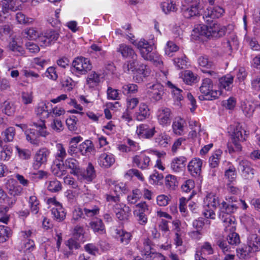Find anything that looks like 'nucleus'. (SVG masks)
<instances>
[{
    "label": "nucleus",
    "mask_w": 260,
    "mask_h": 260,
    "mask_svg": "<svg viewBox=\"0 0 260 260\" xmlns=\"http://www.w3.org/2000/svg\"><path fill=\"white\" fill-rule=\"evenodd\" d=\"M171 114V111L168 108L161 107L159 109L157 112V117L159 123L163 125L170 123Z\"/></svg>",
    "instance_id": "nucleus-16"
},
{
    "label": "nucleus",
    "mask_w": 260,
    "mask_h": 260,
    "mask_svg": "<svg viewBox=\"0 0 260 260\" xmlns=\"http://www.w3.org/2000/svg\"><path fill=\"white\" fill-rule=\"evenodd\" d=\"M149 115L150 112L148 106L145 103H141L138 111L135 113L136 119L138 121H143L146 119Z\"/></svg>",
    "instance_id": "nucleus-25"
},
{
    "label": "nucleus",
    "mask_w": 260,
    "mask_h": 260,
    "mask_svg": "<svg viewBox=\"0 0 260 260\" xmlns=\"http://www.w3.org/2000/svg\"><path fill=\"white\" fill-rule=\"evenodd\" d=\"M135 70H137L138 73L144 77L148 76L150 74V70L147 66L143 64H139L137 61L135 64V69L132 71H133Z\"/></svg>",
    "instance_id": "nucleus-53"
},
{
    "label": "nucleus",
    "mask_w": 260,
    "mask_h": 260,
    "mask_svg": "<svg viewBox=\"0 0 260 260\" xmlns=\"http://www.w3.org/2000/svg\"><path fill=\"white\" fill-rule=\"evenodd\" d=\"M226 240L228 244L231 245H237L240 242L239 235L235 232L230 233L226 238Z\"/></svg>",
    "instance_id": "nucleus-55"
},
{
    "label": "nucleus",
    "mask_w": 260,
    "mask_h": 260,
    "mask_svg": "<svg viewBox=\"0 0 260 260\" xmlns=\"http://www.w3.org/2000/svg\"><path fill=\"white\" fill-rule=\"evenodd\" d=\"M171 138L165 133H161L155 138V142L161 147H167L170 142Z\"/></svg>",
    "instance_id": "nucleus-36"
},
{
    "label": "nucleus",
    "mask_w": 260,
    "mask_h": 260,
    "mask_svg": "<svg viewBox=\"0 0 260 260\" xmlns=\"http://www.w3.org/2000/svg\"><path fill=\"white\" fill-rule=\"evenodd\" d=\"M13 148L10 145H6L1 152L0 159L1 160H9L12 155Z\"/></svg>",
    "instance_id": "nucleus-43"
},
{
    "label": "nucleus",
    "mask_w": 260,
    "mask_h": 260,
    "mask_svg": "<svg viewBox=\"0 0 260 260\" xmlns=\"http://www.w3.org/2000/svg\"><path fill=\"white\" fill-rule=\"evenodd\" d=\"M248 134L240 124H237L234 128L231 135V139L234 147L229 148L230 152L241 151L242 146L240 142L245 141Z\"/></svg>",
    "instance_id": "nucleus-4"
},
{
    "label": "nucleus",
    "mask_w": 260,
    "mask_h": 260,
    "mask_svg": "<svg viewBox=\"0 0 260 260\" xmlns=\"http://www.w3.org/2000/svg\"><path fill=\"white\" fill-rule=\"evenodd\" d=\"M201 92L204 96V99L206 100H213L220 95V90H213V83L209 78H206L203 80L202 85L200 87Z\"/></svg>",
    "instance_id": "nucleus-7"
},
{
    "label": "nucleus",
    "mask_w": 260,
    "mask_h": 260,
    "mask_svg": "<svg viewBox=\"0 0 260 260\" xmlns=\"http://www.w3.org/2000/svg\"><path fill=\"white\" fill-rule=\"evenodd\" d=\"M202 160L195 158L192 159L188 165V169L192 176H199L202 171Z\"/></svg>",
    "instance_id": "nucleus-18"
},
{
    "label": "nucleus",
    "mask_w": 260,
    "mask_h": 260,
    "mask_svg": "<svg viewBox=\"0 0 260 260\" xmlns=\"http://www.w3.org/2000/svg\"><path fill=\"white\" fill-rule=\"evenodd\" d=\"M115 162V158L112 154L103 153L98 159L99 164L103 167H110Z\"/></svg>",
    "instance_id": "nucleus-23"
},
{
    "label": "nucleus",
    "mask_w": 260,
    "mask_h": 260,
    "mask_svg": "<svg viewBox=\"0 0 260 260\" xmlns=\"http://www.w3.org/2000/svg\"><path fill=\"white\" fill-rule=\"evenodd\" d=\"M78 146V151L82 155H85L87 152H91L94 150V145L91 141L87 140Z\"/></svg>",
    "instance_id": "nucleus-33"
},
{
    "label": "nucleus",
    "mask_w": 260,
    "mask_h": 260,
    "mask_svg": "<svg viewBox=\"0 0 260 260\" xmlns=\"http://www.w3.org/2000/svg\"><path fill=\"white\" fill-rule=\"evenodd\" d=\"M234 77L231 75L223 76L219 79V86L220 88L230 90L233 83Z\"/></svg>",
    "instance_id": "nucleus-32"
},
{
    "label": "nucleus",
    "mask_w": 260,
    "mask_h": 260,
    "mask_svg": "<svg viewBox=\"0 0 260 260\" xmlns=\"http://www.w3.org/2000/svg\"><path fill=\"white\" fill-rule=\"evenodd\" d=\"M136 45L140 50L141 55L144 59L152 62L157 67H161L163 62L159 55L152 51L153 47L148 41L141 39Z\"/></svg>",
    "instance_id": "nucleus-2"
},
{
    "label": "nucleus",
    "mask_w": 260,
    "mask_h": 260,
    "mask_svg": "<svg viewBox=\"0 0 260 260\" xmlns=\"http://www.w3.org/2000/svg\"><path fill=\"white\" fill-rule=\"evenodd\" d=\"M165 185L170 189H175L178 185L176 177L172 175H168L165 178Z\"/></svg>",
    "instance_id": "nucleus-45"
},
{
    "label": "nucleus",
    "mask_w": 260,
    "mask_h": 260,
    "mask_svg": "<svg viewBox=\"0 0 260 260\" xmlns=\"http://www.w3.org/2000/svg\"><path fill=\"white\" fill-rule=\"evenodd\" d=\"M185 124V122L184 119L180 117L176 118L172 124L173 132L177 135H183Z\"/></svg>",
    "instance_id": "nucleus-26"
},
{
    "label": "nucleus",
    "mask_w": 260,
    "mask_h": 260,
    "mask_svg": "<svg viewBox=\"0 0 260 260\" xmlns=\"http://www.w3.org/2000/svg\"><path fill=\"white\" fill-rule=\"evenodd\" d=\"M12 234L10 228L5 225H0V243L6 242Z\"/></svg>",
    "instance_id": "nucleus-42"
},
{
    "label": "nucleus",
    "mask_w": 260,
    "mask_h": 260,
    "mask_svg": "<svg viewBox=\"0 0 260 260\" xmlns=\"http://www.w3.org/2000/svg\"><path fill=\"white\" fill-rule=\"evenodd\" d=\"M91 69L92 65L89 59L78 57L73 60L71 70L76 74L85 75Z\"/></svg>",
    "instance_id": "nucleus-8"
},
{
    "label": "nucleus",
    "mask_w": 260,
    "mask_h": 260,
    "mask_svg": "<svg viewBox=\"0 0 260 260\" xmlns=\"http://www.w3.org/2000/svg\"><path fill=\"white\" fill-rule=\"evenodd\" d=\"M64 162L62 160L55 159L51 166L52 173L57 176L60 177L63 175Z\"/></svg>",
    "instance_id": "nucleus-28"
},
{
    "label": "nucleus",
    "mask_w": 260,
    "mask_h": 260,
    "mask_svg": "<svg viewBox=\"0 0 260 260\" xmlns=\"http://www.w3.org/2000/svg\"><path fill=\"white\" fill-rule=\"evenodd\" d=\"M15 110V108L13 104L8 102L4 103V111L6 114L11 116L14 114Z\"/></svg>",
    "instance_id": "nucleus-63"
},
{
    "label": "nucleus",
    "mask_w": 260,
    "mask_h": 260,
    "mask_svg": "<svg viewBox=\"0 0 260 260\" xmlns=\"http://www.w3.org/2000/svg\"><path fill=\"white\" fill-rule=\"evenodd\" d=\"M226 215L224 217V215H222V218H224L222 220L223 222V225L225 227V230L232 231L235 229V222L234 218L230 215V214L225 213Z\"/></svg>",
    "instance_id": "nucleus-39"
},
{
    "label": "nucleus",
    "mask_w": 260,
    "mask_h": 260,
    "mask_svg": "<svg viewBox=\"0 0 260 260\" xmlns=\"http://www.w3.org/2000/svg\"><path fill=\"white\" fill-rule=\"evenodd\" d=\"M48 106L45 102L40 103L35 109V112L37 115L42 120L45 119L49 116Z\"/></svg>",
    "instance_id": "nucleus-29"
},
{
    "label": "nucleus",
    "mask_w": 260,
    "mask_h": 260,
    "mask_svg": "<svg viewBox=\"0 0 260 260\" xmlns=\"http://www.w3.org/2000/svg\"><path fill=\"white\" fill-rule=\"evenodd\" d=\"M78 174L76 176L81 182H91L96 176L94 167L91 163L88 164L85 171L82 172L80 169Z\"/></svg>",
    "instance_id": "nucleus-14"
},
{
    "label": "nucleus",
    "mask_w": 260,
    "mask_h": 260,
    "mask_svg": "<svg viewBox=\"0 0 260 260\" xmlns=\"http://www.w3.org/2000/svg\"><path fill=\"white\" fill-rule=\"evenodd\" d=\"M115 238L119 241L121 243L124 245H127L129 242L132 237L130 233L123 230L117 229L115 230Z\"/></svg>",
    "instance_id": "nucleus-31"
},
{
    "label": "nucleus",
    "mask_w": 260,
    "mask_h": 260,
    "mask_svg": "<svg viewBox=\"0 0 260 260\" xmlns=\"http://www.w3.org/2000/svg\"><path fill=\"white\" fill-rule=\"evenodd\" d=\"M59 37L58 31L54 29H48L42 34L39 38V41L45 46H49L54 43Z\"/></svg>",
    "instance_id": "nucleus-13"
},
{
    "label": "nucleus",
    "mask_w": 260,
    "mask_h": 260,
    "mask_svg": "<svg viewBox=\"0 0 260 260\" xmlns=\"http://www.w3.org/2000/svg\"><path fill=\"white\" fill-rule=\"evenodd\" d=\"M204 221L202 218H199L194 220L192 222V226L197 229L196 231L192 232V234L194 236L201 235V230L204 225Z\"/></svg>",
    "instance_id": "nucleus-48"
},
{
    "label": "nucleus",
    "mask_w": 260,
    "mask_h": 260,
    "mask_svg": "<svg viewBox=\"0 0 260 260\" xmlns=\"http://www.w3.org/2000/svg\"><path fill=\"white\" fill-rule=\"evenodd\" d=\"M2 7L9 10L15 11L17 10L14 0H3Z\"/></svg>",
    "instance_id": "nucleus-64"
},
{
    "label": "nucleus",
    "mask_w": 260,
    "mask_h": 260,
    "mask_svg": "<svg viewBox=\"0 0 260 260\" xmlns=\"http://www.w3.org/2000/svg\"><path fill=\"white\" fill-rule=\"evenodd\" d=\"M221 153V151L218 150L209 158V165L211 168H214L218 166Z\"/></svg>",
    "instance_id": "nucleus-46"
},
{
    "label": "nucleus",
    "mask_w": 260,
    "mask_h": 260,
    "mask_svg": "<svg viewBox=\"0 0 260 260\" xmlns=\"http://www.w3.org/2000/svg\"><path fill=\"white\" fill-rule=\"evenodd\" d=\"M204 202L206 207L203 213L204 216L207 218L214 219L215 218L214 210L219 205L217 198L214 196L209 195L205 198Z\"/></svg>",
    "instance_id": "nucleus-10"
},
{
    "label": "nucleus",
    "mask_w": 260,
    "mask_h": 260,
    "mask_svg": "<svg viewBox=\"0 0 260 260\" xmlns=\"http://www.w3.org/2000/svg\"><path fill=\"white\" fill-rule=\"evenodd\" d=\"M147 93L152 101L157 102L162 99L164 87L159 83L154 84L149 87Z\"/></svg>",
    "instance_id": "nucleus-15"
},
{
    "label": "nucleus",
    "mask_w": 260,
    "mask_h": 260,
    "mask_svg": "<svg viewBox=\"0 0 260 260\" xmlns=\"http://www.w3.org/2000/svg\"><path fill=\"white\" fill-rule=\"evenodd\" d=\"M248 245L252 252L260 250V238L256 234H251L248 237Z\"/></svg>",
    "instance_id": "nucleus-27"
},
{
    "label": "nucleus",
    "mask_w": 260,
    "mask_h": 260,
    "mask_svg": "<svg viewBox=\"0 0 260 260\" xmlns=\"http://www.w3.org/2000/svg\"><path fill=\"white\" fill-rule=\"evenodd\" d=\"M224 13V9L220 6H209L204 11L203 18L206 24H211L222 17Z\"/></svg>",
    "instance_id": "nucleus-9"
},
{
    "label": "nucleus",
    "mask_w": 260,
    "mask_h": 260,
    "mask_svg": "<svg viewBox=\"0 0 260 260\" xmlns=\"http://www.w3.org/2000/svg\"><path fill=\"white\" fill-rule=\"evenodd\" d=\"M200 5H191L189 7L183 6L181 8L183 16L187 19L198 16L200 13Z\"/></svg>",
    "instance_id": "nucleus-17"
},
{
    "label": "nucleus",
    "mask_w": 260,
    "mask_h": 260,
    "mask_svg": "<svg viewBox=\"0 0 260 260\" xmlns=\"http://www.w3.org/2000/svg\"><path fill=\"white\" fill-rule=\"evenodd\" d=\"M15 134V128L14 127L10 126L2 132V136L3 137L4 141L5 142H9L13 140Z\"/></svg>",
    "instance_id": "nucleus-38"
},
{
    "label": "nucleus",
    "mask_w": 260,
    "mask_h": 260,
    "mask_svg": "<svg viewBox=\"0 0 260 260\" xmlns=\"http://www.w3.org/2000/svg\"><path fill=\"white\" fill-rule=\"evenodd\" d=\"M226 30L225 26L213 22L211 24L198 25L193 29L192 35L197 38L200 36H205L208 39L220 38L225 34Z\"/></svg>",
    "instance_id": "nucleus-1"
},
{
    "label": "nucleus",
    "mask_w": 260,
    "mask_h": 260,
    "mask_svg": "<svg viewBox=\"0 0 260 260\" xmlns=\"http://www.w3.org/2000/svg\"><path fill=\"white\" fill-rule=\"evenodd\" d=\"M150 158L143 154L137 155L133 157V161L136 164L137 167L144 170L149 166Z\"/></svg>",
    "instance_id": "nucleus-22"
},
{
    "label": "nucleus",
    "mask_w": 260,
    "mask_h": 260,
    "mask_svg": "<svg viewBox=\"0 0 260 260\" xmlns=\"http://www.w3.org/2000/svg\"><path fill=\"white\" fill-rule=\"evenodd\" d=\"M142 193L140 189H135L133 193L127 196V199L128 203L134 204L141 198Z\"/></svg>",
    "instance_id": "nucleus-47"
},
{
    "label": "nucleus",
    "mask_w": 260,
    "mask_h": 260,
    "mask_svg": "<svg viewBox=\"0 0 260 260\" xmlns=\"http://www.w3.org/2000/svg\"><path fill=\"white\" fill-rule=\"evenodd\" d=\"M162 10L165 14H168L170 12H175L177 10L176 5L172 2H164L161 4Z\"/></svg>",
    "instance_id": "nucleus-54"
},
{
    "label": "nucleus",
    "mask_w": 260,
    "mask_h": 260,
    "mask_svg": "<svg viewBox=\"0 0 260 260\" xmlns=\"http://www.w3.org/2000/svg\"><path fill=\"white\" fill-rule=\"evenodd\" d=\"M224 176L230 183L235 181L237 176L235 168L233 166H230L229 169L225 171Z\"/></svg>",
    "instance_id": "nucleus-51"
},
{
    "label": "nucleus",
    "mask_w": 260,
    "mask_h": 260,
    "mask_svg": "<svg viewBox=\"0 0 260 260\" xmlns=\"http://www.w3.org/2000/svg\"><path fill=\"white\" fill-rule=\"evenodd\" d=\"M120 206V208L116 207L115 209L116 217L120 220H127L131 214L130 208L125 205Z\"/></svg>",
    "instance_id": "nucleus-21"
},
{
    "label": "nucleus",
    "mask_w": 260,
    "mask_h": 260,
    "mask_svg": "<svg viewBox=\"0 0 260 260\" xmlns=\"http://www.w3.org/2000/svg\"><path fill=\"white\" fill-rule=\"evenodd\" d=\"M49 151L46 148H43L37 151L34 156V161L32 167L35 169H39L42 165L45 164L47 161Z\"/></svg>",
    "instance_id": "nucleus-12"
},
{
    "label": "nucleus",
    "mask_w": 260,
    "mask_h": 260,
    "mask_svg": "<svg viewBox=\"0 0 260 260\" xmlns=\"http://www.w3.org/2000/svg\"><path fill=\"white\" fill-rule=\"evenodd\" d=\"M8 47L11 51L16 53L17 55H23L24 53L23 47L18 44V43L14 39H12L10 42Z\"/></svg>",
    "instance_id": "nucleus-40"
},
{
    "label": "nucleus",
    "mask_w": 260,
    "mask_h": 260,
    "mask_svg": "<svg viewBox=\"0 0 260 260\" xmlns=\"http://www.w3.org/2000/svg\"><path fill=\"white\" fill-rule=\"evenodd\" d=\"M13 28L11 25L5 24L0 27V35L2 36H10L12 34Z\"/></svg>",
    "instance_id": "nucleus-60"
},
{
    "label": "nucleus",
    "mask_w": 260,
    "mask_h": 260,
    "mask_svg": "<svg viewBox=\"0 0 260 260\" xmlns=\"http://www.w3.org/2000/svg\"><path fill=\"white\" fill-rule=\"evenodd\" d=\"M251 88L256 91H260V75L253 77L251 80Z\"/></svg>",
    "instance_id": "nucleus-59"
},
{
    "label": "nucleus",
    "mask_w": 260,
    "mask_h": 260,
    "mask_svg": "<svg viewBox=\"0 0 260 260\" xmlns=\"http://www.w3.org/2000/svg\"><path fill=\"white\" fill-rule=\"evenodd\" d=\"M186 160V158L184 156L176 157L172 161L171 167L174 172H179L185 167Z\"/></svg>",
    "instance_id": "nucleus-30"
},
{
    "label": "nucleus",
    "mask_w": 260,
    "mask_h": 260,
    "mask_svg": "<svg viewBox=\"0 0 260 260\" xmlns=\"http://www.w3.org/2000/svg\"><path fill=\"white\" fill-rule=\"evenodd\" d=\"M138 91V86L135 84H127L123 85L122 92L125 94L135 93Z\"/></svg>",
    "instance_id": "nucleus-49"
},
{
    "label": "nucleus",
    "mask_w": 260,
    "mask_h": 260,
    "mask_svg": "<svg viewBox=\"0 0 260 260\" xmlns=\"http://www.w3.org/2000/svg\"><path fill=\"white\" fill-rule=\"evenodd\" d=\"M241 205H242L244 209H246L247 206L244 201L238 200L235 197H230L226 199V202H222L220 207V212L222 213H233Z\"/></svg>",
    "instance_id": "nucleus-6"
},
{
    "label": "nucleus",
    "mask_w": 260,
    "mask_h": 260,
    "mask_svg": "<svg viewBox=\"0 0 260 260\" xmlns=\"http://www.w3.org/2000/svg\"><path fill=\"white\" fill-rule=\"evenodd\" d=\"M88 227L90 228L94 233L103 235L106 233L105 225L103 221L99 218L92 219L89 223Z\"/></svg>",
    "instance_id": "nucleus-20"
},
{
    "label": "nucleus",
    "mask_w": 260,
    "mask_h": 260,
    "mask_svg": "<svg viewBox=\"0 0 260 260\" xmlns=\"http://www.w3.org/2000/svg\"><path fill=\"white\" fill-rule=\"evenodd\" d=\"M241 108L244 115L248 117H251L254 112V108L248 101L242 102Z\"/></svg>",
    "instance_id": "nucleus-41"
},
{
    "label": "nucleus",
    "mask_w": 260,
    "mask_h": 260,
    "mask_svg": "<svg viewBox=\"0 0 260 260\" xmlns=\"http://www.w3.org/2000/svg\"><path fill=\"white\" fill-rule=\"evenodd\" d=\"M64 167L66 169L70 170V174L75 176L78 174L80 169L78 161L73 158H68L66 159L64 162Z\"/></svg>",
    "instance_id": "nucleus-19"
},
{
    "label": "nucleus",
    "mask_w": 260,
    "mask_h": 260,
    "mask_svg": "<svg viewBox=\"0 0 260 260\" xmlns=\"http://www.w3.org/2000/svg\"><path fill=\"white\" fill-rule=\"evenodd\" d=\"M47 190L52 193H56L62 189V185L56 179H53L46 182Z\"/></svg>",
    "instance_id": "nucleus-34"
},
{
    "label": "nucleus",
    "mask_w": 260,
    "mask_h": 260,
    "mask_svg": "<svg viewBox=\"0 0 260 260\" xmlns=\"http://www.w3.org/2000/svg\"><path fill=\"white\" fill-rule=\"evenodd\" d=\"M57 152L55 154V159H58L63 161V159L67 156L66 149L62 144H57Z\"/></svg>",
    "instance_id": "nucleus-52"
},
{
    "label": "nucleus",
    "mask_w": 260,
    "mask_h": 260,
    "mask_svg": "<svg viewBox=\"0 0 260 260\" xmlns=\"http://www.w3.org/2000/svg\"><path fill=\"white\" fill-rule=\"evenodd\" d=\"M51 213L54 218L59 222L63 220L66 215V213L61 205L58 207L53 208L51 210Z\"/></svg>",
    "instance_id": "nucleus-35"
},
{
    "label": "nucleus",
    "mask_w": 260,
    "mask_h": 260,
    "mask_svg": "<svg viewBox=\"0 0 260 260\" xmlns=\"http://www.w3.org/2000/svg\"><path fill=\"white\" fill-rule=\"evenodd\" d=\"M50 126L54 131L57 132H60L63 129L62 123L59 118L54 119Z\"/></svg>",
    "instance_id": "nucleus-62"
},
{
    "label": "nucleus",
    "mask_w": 260,
    "mask_h": 260,
    "mask_svg": "<svg viewBox=\"0 0 260 260\" xmlns=\"http://www.w3.org/2000/svg\"><path fill=\"white\" fill-rule=\"evenodd\" d=\"M228 241L222 237H219L216 241V245L221 249L223 252L231 251V246L228 244Z\"/></svg>",
    "instance_id": "nucleus-50"
},
{
    "label": "nucleus",
    "mask_w": 260,
    "mask_h": 260,
    "mask_svg": "<svg viewBox=\"0 0 260 260\" xmlns=\"http://www.w3.org/2000/svg\"><path fill=\"white\" fill-rule=\"evenodd\" d=\"M23 35L28 39L34 40L37 38L39 39L40 37L42 36V34H40L34 28L32 27L24 29Z\"/></svg>",
    "instance_id": "nucleus-44"
},
{
    "label": "nucleus",
    "mask_w": 260,
    "mask_h": 260,
    "mask_svg": "<svg viewBox=\"0 0 260 260\" xmlns=\"http://www.w3.org/2000/svg\"><path fill=\"white\" fill-rule=\"evenodd\" d=\"M213 252L211 245L208 242H205L201 247V254L211 255Z\"/></svg>",
    "instance_id": "nucleus-61"
},
{
    "label": "nucleus",
    "mask_w": 260,
    "mask_h": 260,
    "mask_svg": "<svg viewBox=\"0 0 260 260\" xmlns=\"http://www.w3.org/2000/svg\"><path fill=\"white\" fill-rule=\"evenodd\" d=\"M16 150L19 156L23 159H28L30 158L31 153L28 149H22L18 146H16Z\"/></svg>",
    "instance_id": "nucleus-58"
},
{
    "label": "nucleus",
    "mask_w": 260,
    "mask_h": 260,
    "mask_svg": "<svg viewBox=\"0 0 260 260\" xmlns=\"http://www.w3.org/2000/svg\"><path fill=\"white\" fill-rule=\"evenodd\" d=\"M101 74L95 71L90 73L86 79V84L89 88H94L98 86L101 82Z\"/></svg>",
    "instance_id": "nucleus-24"
},
{
    "label": "nucleus",
    "mask_w": 260,
    "mask_h": 260,
    "mask_svg": "<svg viewBox=\"0 0 260 260\" xmlns=\"http://www.w3.org/2000/svg\"><path fill=\"white\" fill-rule=\"evenodd\" d=\"M34 125L37 127H40L39 131H37L35 129L29 128L25 131V135L26 140L35 146H39L41 141L40 137H46L48 135V133L46 131V125L44 120H41V123L38 124L37 123L34 122Z\"/></svg>",
    "instance_id": "nucleus-3"
},
{
    "label": "nucleus",
    "mask_w": 260,
    "mask_h": 260,
    "mask_svg": "<svg viewBox=\"0 0 260 260\" xmlns=\"http://www.w3.org/2000/svg\"><path fill=\"white\" fill-rule=\"evenodd\" d=\"M198 62L200 67L206 69V70L202 69L203 73H207L215 77L217 76V73L214 71L215 64L208 56L206 55L200 56L198 59Z\"/></svg>",
    "instance_id": "nucleus-11"
},
{
    "label": "nucleus",
    "mask_w": 260,
    "mask_h": 260,
    "mask_svg": "<svg viewBox=\"0 0 260 260\" xmlns=\"http://www.w3.org/2000/svg\"><path fill=\"white\" fill-rule=\"evenodd\" d=\"M118 52L120 53L124 58H130L132 60H129L126 64L123 66L124 71H129L135 69V64L137 63V55L134 49L129 46L125 44H121L119 45L117 49Z\"/></svg>",
    "instance_id": "nucleus-5"
},
{
    "label": "nucleus",
    "mask_w": 260,
    "mask_h": 260,
    "mask_svg": "<svg viewBox=\"0 0 260 260\" xmlns=\"http://www.w3.org/2000/svg\"><path fill=\"white\" fill-rule=\"evenodd\" d=\"M178 49L179 47L178 46L173 42L169 41L165 48V53L168 55L172 56V53L176 52Z\"/></svg>",
    "instance_id": "nucleus-56"
},
{
    "label": "nucleus",
    "mask_w": 260,
    "mask_h": 260,
    "mask_svg": "<svg viewBox=\"0 0 260 260\" xmlns=\"http://www.w3.org/2000/svg\"><path fill=\"white\" fill-rule=\"evenodd\" d=\"M182 76L183 81L188 85H191L198 81L197 76L189 70L185 71Z\"/></svg>",
    "instance_id": "nucleus-37"
},
{
    "label": "nucleus",
    "mask_w": 260,
    "mask_h": 260,
    "mask_svg": "<svg viewBox=\"0 0 260 260\" xmlns=\"http://www.w3.org/2000/svg\"><path fill=\"white\" fill-rule=\"evenodd\" d=\"M83 211L87 217H92L99 213L100 209L98 206H94L90 208H84Z\"/></svg>",
    "instance_id": "nucleus-57"
}]
</instances>
